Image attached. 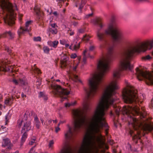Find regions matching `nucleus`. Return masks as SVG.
<instances>
[{
	"instance_id": "052dcab7",
	"label": "nucleus",
	"mask_w": 153,
	"mask_h": 153,
	"mask_svg": "<svg viewBox=\"0 0 153 153\" xmlns=\"http://www.w3.org/2000/svg\"><path fill=\"white\" fill-rule=\"evenodd\" d=\"M152 55L153 57V51L152 52Z\"/></svg>"
},
{
	"instance_id": "72a5a7b5",
	"label": "nucleus",
	"mask_w": 153,
	"mask_h": 153,
	"mask_svg": "<svg viewBox=\"0 0 153 153\" xmlns=\"http://www.w3.org/2000/svg\"><path fill=\"white\" fill-rule=\"evenodd\" d=\"M34 40L35 41H40L41 40V38L39 36H38L37 37H34Z\"/></svg>"
},
{
	"instance_id": "9d476101",
	"label": "nucleus",
	"mask_w": 153,
	"mask_h": 153,
	"mask_svg": "<svg viewBox=\"0 0 153 153\" xmlns=\"http://www.w3.org/2000/svg\"><path fill=\"white\" fill-rule=\"evenodd\" d=\"M31 122L30 121L25 119H19L18 120L17 124L19 127L20 128L22 126V132H27L31 128Z\"/></svg>"
},
{
	"instance_id": "e433bc0d",
	"label": "nucleus",
	"mask_w": 153,
	"mask_h": 153,
	"mask_svg": "<svg viewBox=\"0 0 153 153\" xmlns=\"http://www.w3.org/2000/svg\"><path fill=\"white\" fill-rule=\"evenodd\" d=\"M77 56V55L76 53H73L71 56V58L72 59H75Z\"/></svg>"
},
{
	"instance_id": "7ed1b4c3",
	"label": "nucleus",
	"mask_w": 153,
	"mask_h": 153,
	"mask_svg": "<svg viewBox=\"0 0 153 153\" xmlns=\"http://www.w3.org/2000/svg\"><path fill=\"white\" fill-rule=\"evenodd\" d=\"M109 58H105L100 60L97 65L100 72L95 74L88 80L90 90L87 93L88 98L93 97L98 90L102 78L109 68Z\"/></svg>"
},
{
	"instance_id": "5fc2aeb1",
	"label": "nucleus",
	"mask_w": 153,
	"mask_h": 153,
	"mask_svg": "<svg viewBox=\"0 0 153 153\" xmlns=\"http://www.w3.org/2000/svg\"><path fill=\"white\" fill-rule=\"evenodd\" d=\"M52 121H53V123H56L57 122V121L56 120H53Z\"/></svg>"
},
{
	"instance_id": "2f4dec72",
	"label": "nucleus",
	"mask_w": 153,
	"mask_h": 153,
	"mask_svg": "<svg viewBox=\"0 0 153 153\" xmlns=\"http://www.w3.org/2000/svg\"><path fill=\"white\" fill-rule=\"evenodd\" d=\"M49 31L51 32L52 34H56L57 33V30L56 29H52L51 28L49 29Z\"/></svg>"
},
{
	"instance_id": "774afa93",
	"label": "nucleus",
	"mask_w": 153,
	"mask_h": 153,
	"mask_svg": "<svg viewBox=\"0 0 153 153\" xmlns=\"http://www.w3.org/2000/svg\"><path fill=\"white\" fill-rule=\"evenodd\" d=\"M38 11H36V13H38Z\"/></svg>"
},
{
	"instance_id": "49530a36",
	"label": "nucleus",
	"mask_w": 153,
	"mask_h": 153,
	"mask_svg": "<svg viewBox=\"0 0 153 153\" xmlns=\"http://www.w3.org/2000/svg\"><path fill=\"white\" fill-rule=\"evenodd\" d=\"M62 153H71V151L70 150H67L65 151V152H64Z\"/></svg>"
},
{
	"instance_id": "f257e3e1",
	"label": "nucleus",
	"mask_w": 153,
	"mask_h": 153,
	"mask_svg": "<svg viewBox=\"0 0 153 153\" xmlns=\"http://www.w3.org/2000/svg\"><path fill=\"white\" fill-rule=\"evenodd\" d=\"M120 71L119 69L114 71L113 76L116 79L110 81L105 88L93 114L87 122L88 128L85 134H100L101 128L106 126L105 111L113 104L114 101L113 96L116 94L115 91L120 88L117 79L120 77Z\"/></svg>"
},
{
	"instance_id": "f704fd0d",
	"label": "nucleus",
	"mask_w": 153,
	"mask_h": 153,
	"mask_svg": "<svg viewBox=\"0 0 153 153\" xmlns=\"http://www.w3.org/2000/svg\"><path fill=\"white\" fill-rule=\"evenodd\" d=\"M71 105L72 106H74L75 105L77 104V101L76 100H73L71 102Z\"/></svg>"
},
{
	"instance_id": "4d7b16f0",
	"label": "nucleus",
	"mask_w": 153,
	"mask_h": 153,
	"mask_svg": "<svg viewBox=\"0 0 153 153\" xmlns=\"http://www.w3.org/2000/svg\"><path fill=\"white\" fill-rule=\"evenodd\" d=\"M100 24V26L101 27H102L103 26V25H102V24Z\"/></svg>"
},
{
	"instance_id": "393cba45",
	"label": "nucleus",
	"mask_w": 153,
	"mask_h": 153,
	"mask_svg": "<svg viewBox=\"0 0 153 153\" xmlns=\"http://www.w3.org/2000/svg\"><path fill=\"white\" fill-rule=\"evenodd\" d=\"M152 58V57L150 56L149 55H147L142 57V59L143 61H146L150 60Z\"/></svg>"
},
{
	"instance_id": "603ef678",
	"label": "nucleus",
	"mask_w": 153,
	"mask_h": 153,
	"mask_svg": "<svg viewBox=\"0 0 153 153\" xmlns=\"http://www.w3.org/2000/svg\"><path fill=\"white\" fill-rule=\"evenodd\" d=\"M22 97H26V95H24L23 93H22Z\"/></svg>"
},
{
	"instance_id": "a878e982",
	"label": "nucleus",
	"mask_w": 153,
	"mask_h": 153,
	"mask_svg": "<svg viewBox=\"0 0 153 153\" xmlns=\"http://www.w3.org/2000/svg\"><path fill=\"white\" fill-rule=\"evenodd\" d=\"M83 109L85 110L88 109L89 106L88 103L86 101H84L83 103Z\"/></svg>"
},
{
	"instance_id": "1a4fd4ad",
	"label": "nucleus",
	"mask_w": 153,
	"mask_h": 153,
	"mask_svg": "<svg viewBox=\"0 0 153 153\" xmlns=\"http://www.w3.org/2000/svg\"><path fill=\"white\" fill-rule=\"evenodd\" d=\"M136 71V75L139 80H142L144 78L148 80L150 84H153V72H144L140 68H137Z\"/></svg>"
},
{
	"instance_id": "b1692460",
	"label": "nucleus",
	"mask_w": 153,
	"mask_h": 153,
	"mask_svg": "<svg viewBox=\"0 0 153 153\" xmlns=\"http://www.w3.org/2000/svg\"><path fill=\"white\" fill-rule=\"evenodd\" d=\"M13 99L11 98H9L6 99L4 101V103L5 104L11 105L12 103Z\"/></svg>"
},
{
	"instance_id": "9b49d317",
	"label": "nucleus",
	"mask_w": 153,
	"mask_h": 153,
	"mask_svg": "<svg viewBox=\"0 0 153 153\" xmlns=\"http://www.w3.org/2000/svg\"><path fill=\"white\" fill-rule=\"evenodd\" d=\"M32 21L30 20L27 21L25 24V26L24 27H20L18 30V33L19 36L24 34L26 32H28L31 30V27L30 26Z\"/></svg>"
},
{
	"instance_id": "c756f323",
	"label": "nucleus",
	"mask_w": 153,
	"mask_h": 153,
	"mask_svg": "<svg viewBox=\"0 0 153 153\" xmlns=\"http://www.w3.org/2000/svg\"><path fill=\"white\" fill-rule=\"evenodd\" d=\"M43 50L44 52L46 53H48L49 51V49L46 46H45L43 48Z\"/></svg>"
},
{
	"instance_id": "e2e57ef3",
	"label": "nucleus",
	"mask_w": 153,
	"mask_h": 153,
	"mask_svg": "<svg viewBox=\"0 0 153 153\" xmlns=\"http://www.w3.org/2000/svg\"><path fill=\"white\" fill-rule=\"evenodd\" d=\"M110 144H111V145H112L113 144V142H111V143H110Z\"/></svg>"
},
{
	"instance_id": "bb28decb",
	"label": "nucleus",
	"mask_w": 153,
	"mask_h": 153,
	"mask_svg": "<svg viewBox=\"0 0 153 153\" xmlns=\"http://www.w3.org/2000/svg\"><path fill=\"white\" fill-rule=\"evenodd\" d=\"M114 108H115V111L116 113L117 114H119V112L120 111V108L117 105H116L115 107L114 106Z\"/></svg>"
},
{
	"instance_id": "bf43d9fd",
	"label": "nucleus",
	"mask_w": 153,
	"mask_h": 153,
	"mask_svg": "<svg viewBox=\"0 0 153 153\" xmlns=\"http://www.w3.org/2000/svg\"><path fill=\"white\" fill-rule=\"evenodd\" d=\"M60 123H59L58 124V126L59 127V126H60Z\"/></svg>"
},
{
	"instance_id": "6e6552de",
	"label": "nucleus",
	"mask_w": 153,
	"mask_h": 153,
	"mask_svg": "<svg viewBox=\"0 0 153 153\" xmlns=\"http://www.w3.org/2000/svg\"><path fill=\"white\" fill-rule=\"evenodd\" d=\"M106 34H111L113 39L115 40H119L123 37L122 32L116 26L110 24L105 31Z\"/></svg>"
},
{
	"instance_id": "4c0bfd02",
	"label": "nucleus",
	"mask_w": 153,
	"mask_h": 153,
	"mask_svg": "<svg viewBox=\"0 0 153 153\" xmlns=\"http://www.w3.org/2000/svg\"><path fill=\"white\" fill-rule=\"evenodd\" d=\"M65 106L66 107H69L72 106L71 105V103L67 102L65 103Z\"/></svg>"
},
{
	"instance_id": "dca6fc26",
	"label": "nucleus",
	"mask_w": 153,
	"mask_h": 153,
	"mask_svg": "<svg viewBox=\"0 0 153 153\" xmlns=\"http://www.w3.org/2000/svg\"><path fill=\"white\" fill-rule=\"evenodd\" d=\"M70 63L69 58L64 55L62 58L61 63L63 66H65Z\"/></svg>"
},
{
	"instance_id": "37998d69",
	"label": "nucleus",
	"mask_w": 153,
	"mask_h": 153,
	"mask_svg": "<svg viewBox=\"0 0 153 153\" xmlns=\"http://www.w3.org/2000/svg\"><path fill=\"white\" fill-rule=\"evenodd\" d=\"M6 34H7L8 35H9L10 36H12V35L11 33V32L10 31H9L8 32H6Z\"/></svg>"
},
{
	"instance_id": "412c9836",
	"label": "nucleus",
	"mask_w": 153,
	"mask_h": 153,
	"mask_svg": "<svg viewBox=\"0 0 153 153\" xmlns=\"http://www.w3.org/2000/svg\"><path fill=\"white\" fill-rule=\"evenodd\" d=\"M41 120L43 125H46L47 126H48L50 125L52 121V120L50 119H48L46 120L45 123L43 122V120L42 119H41Z\"/></svg>"
},
{
	"instance_id": "473e14b6",
	"label": "nucleus",
	"mask_w": 153,
	"mask_h": 153,
	"mask_svg": "<svg viewBox=\"0 0 153 153\" xmlns=\"http://www.w3.org/2000/svg\"><path fill=\"white\" fill-rule=\"evenodd\" d=\"M36 142V138L34 137L33 138L29 143V144L30 145H33L34 143Z\"/></svg>"
},
{
	"instance_id": "6e6d98bb",
	"label": "nucleus",
	"mask_w": 153,
	"mask_h": 153,
	"mask_svg": "<svg viewBox=\"0 0 153 153\" xmlns=\"http://www.w3.org/2000/svg\"><path fill=\"white\" fill-rule=\"evenodd\" d=\"M2 107H3L2 105L0 104V110L2 109Z\"/></svg>"
},
{
	"instance_id": "ddd939ff",
	"label": "nucleus",
	"mask_w": 153,
	"mask_h": 153,
	"mask_svg": "<svg viewBox=\"0 0 153 153\" xmlns=\"http://www.w3.org/2000/svg\"><path fill=\"white\" fill-rule=\"evenodd\" d=\"M67 127L68 130L65 132L64 134L65 138L66 139H68L72 137L73 133L71 131V127L69 125H68Z\"/></svg>"
},
{
	"instance_id": "c9c22d12",
	"label": "nucleus",
	"mask_w": 153,
	"mask_h": 153,
	"mask_svg": "<svg viewBox=\"0 0 153 153\" xmlns=\"http://www.w3.org/2000/svg\"><path fill=\"white\" fill-rule=\"evenodd\" d=\"M34 147H32L30 150L29 153H37L34 150Z\"/></svg>"
},
{
	"instance_id": "13d9d810",
	"label": "nucleus",
	"mask_w": 153,
	"mask_h": 153,
	"mask_svg": "<svg viewBox=\"0 0 153 153\" xmlns=\"http://www.w3.org/2000/svg\"><path fill=\"white\" fill-rule=\"evenodd\" d=\"M42 94H43V93H42V92H41L40 93V94L41 96H42Z\"/></svg>"
},
{
	"instance_id": "4be33fe9",
	"label": "nucleus",
	"mask_w": 153,
	"mask_h": 153,
	"mask_svg": "<svg viewBox=\"0 0 153 153\" xmlns=\"http://www.w3.org/2000/svg\"><path fill=\"white\" fill-rule=\"evenodd\" d=\"M22 133H23V134L21 137V141L22 143H23L25 142L27 137V132H23Z\"/></svg>"
},
{
	"instance_id": "79ce46f5",
	"label": "nucleus",
	"mask_w": 153,
	"mask_h": 153,
	"mask_svg": "<svg viewBox=\"0 0 153 153\" xmlns=\"http://www.w3.org/2000/svg\"><path fill=\"white\" fill-rule=\"evenodd\" d=\"M23 16L22 14L19 13V20H21L22 19V17Z\"/></svg>"
},
{
	"instance_id": "a19ab883",
	"label": "nucleus",
	"mask_w": 153,
	"mask_h": 153,
	"mask_svg": "<svg viewBox=\"0 0 153 153\" xmlns=\"http://www.w3.org/2000/svg\"><path fill=\"white\" fill-rule=\"evenodd\" d=\"M34 120L36 123H38L39 122L38 118L37 116H36L34 117Z\"/></svg>"
},
{
	"instance_id": "ea45409f",
	"label": "nucleus",
	"mask_w": 153,
	"mask_h": 153,
	"mask_svg": "<svg viewBox=\"0 0 153 153\" xmlns=\"http://www.w3.org/2000/svg\"><path fill=\"white\" fill-rule=\"evenodd\" d=\"M60 130V128L59 127L57 126L55 128V131L56 133H57Z\"/></svg>"
},
{
	"instance_id": "09e8293b",
	"label": "nucleus",
	"mask_w": 153,
	"mask_h": 153,
	"mask_svg": "<svg viewBox=\"0 0 153 153\" xmlns=\"http://www.w3.org/2000/svg\"><path fill=\"white\" fill-rule=\"evenodd\" d=\"M78 32L79 33H82L84 32V30L82 29H79L78 30Z\"/></svg>"
},
{
	"instance_id": "2eb2a0df",
	"label": "nucleus",
	"mask_w": 153,
	"mask_h": 153,
	"mask_svg": "<svg viewBox=\"0 0 153 153\" xmlns=\"http://www.w3.org/2000/svg\"><path fill=\"white\" fill-rule=\"evenodd\" d=\"M80 43L74 41L70 46L69 48L73 51H76L79 48Z\"/></svg>"
},
{
	"instance_id": "4468645a",
	"label": "nucleus",
	"mask_w": 153,
	"mask_h": 153,
	"mask_svg": "<svg viewBox=\"0 0 153 153\" xmlns=\"http://www.w3.org/2000/svg\"><path fill=\"white\" fill-rule=\"evenodd\" d=\"M7 146H8L7 148L8 149H10L13 146V145L12 144L10 143V141L9 139H4L3 140L2 146L4 147Z\"/></svg>"
},
{
	"instance_id": "0e129e2a",
	"label": "nucleus",
	"mask_w": 153,
	"mask_h": 153,
	"mask_svg": "<svg viewBox=\"0 0 153 153\" xmlns=\"http://www.w3.org/2000/svg\"><path fill=\"white\" fill-rule=\"evenodd\" d=\"M56 81L57 82H59L60 81V80L59 79H57V80H56Z\"/></svg>"
},
{
	"instance_id": "f8f14e48",
	"label": "nucleus",
	"mask_w": 153,
	"mask_h": 153,
	"mask_svg": "<svg viewBox=\"0 0 153 153\" xmlns=\"http://www.w3.org/2000/svg\"><path fill=\"white\" fill-rule=\"evenodd\" d=\"M52 87L55 89L56 91L60 94H62L64 95H68L70 93L69 91H67L66 89L62 88L60 86L55 85H52Z\"/></svg>"
},
{
	"instance_id": "0eeeda50",
	"label": "nucleus",
	"mask_w": 153,
	"mask_h": 153,
	"mask_svg": "<svg viewBox=\"0 0 153 153\" xmlns=\"http://www.w3.org/2000/svg\"><path fill=\"white\" fill-rule=\"evenodd\" d=\"M74 119V130L77 131L82 128L84 126L85 118L83 115L82 112L77 109L73 111Z\"/></svg>"
},
{
	"instance_id": "cd10ccee",
	"label": "nucleus",
	"mask_w": 153,
	"mask_h": 153,
	"mask_svg": "<svg viewBox=\"0 0 153 153\" xmlns=\"http://www.w3.org/2000/svg\"><path fill=\"white\" fill-rule=\"evenodd\" d=\"M97 36L98 39H101L103 37V34L99 32H97Z\"/></svg>"
},
{
	"instance_id": "c85d7f7f",
	"label": "nucleus",
	"mask_w": 153,
	"mask_h": 153,
	"mask_svg": "<svg viewBox=\"0 0 153 153\" xmlns=\"http://www.w3.org/2000/svg\"><path fill=\"white\" fill-rule=\"evenodd\" d=\"M54 143V141L53 140H51L49 143V147L50 148L52 149L53 148Z\"/></svg>"
},
{
	"instance_id": "864d4df0",
	"label": "nucleus",
	"mask_w": 153,
	"mask_h": 153,
	"mask_svg": "<svg viewBox=\"0 0 153 153\" xmlns=\"http://www.w3.org/2000/svg\"><path fill=\"white\" fill-rule=\"evenodd\" d=\"M53 13L54 14V15H55L56 16L57 15V13L56 12H54Z\"/></svg>"
},
{
	"instance_id": "423d86ee",
	"label": "nucleus",
	"mask_w": 153,
	"mask_h": 153,
	"mask_svg": "<svg viewBox=\"0 0 153 153\" xmlns=\"http://www.w3.org/2000/svg\"><path fill=\"white\" fill-rule=\"evenodd\" d=\"M126 88L123 91L122 97L125 102L131 103L134 101H139L141 102V99L137 97V94L134 91L132 86L127 80H125Z\"/></svg>"
},
{
	"instance_id": "a18cd8bd",
	"label": "nucleus",
	"mask_w": 153,
	"mask_h": 153,
	"mask_svg": "<svg viewBox=\"0 0 153 153\" xmlns=\"http://www.w3.org/2000/svg\"><path fill=\"white\" fill-rule=\"evenodd\" d=\"M39 123H40L39 122L38 123H36V128H39V126H40Z\"/></svg>"
},
{
	"instance_id": "3c124183",
	"label": "nucleus",
	"mask_w": 153,
	"mask_h": 153,
	"mask_svg": "<svg viewBox=\"0 0 153 153\" xmlns=\"http://www.w3.org/2000/svg\"><path fill=\"white\" fill-rule=\"evenodd\" d=\"M65 46V47L66 48H68L70 46L68 44H67V43H66L64 45Z\"/></svg>"
},
{
	"instance_id": "680f3d73",
	"label": "nucleus",
	"mask_w": 153,
	"mask_h": 153,
	"mask_svg": "<svg viewBox=\"0 0 153 153\" xmlns=\"http://www.w3.org/2000/svg\"><path fill=\"white\" fill-rule=\"evenodd\" d=\"M74 34V33L72 32L71 33H70V35H73Z\"/></svg>"
},
{
	"instance_id": "a211bd4d",
	"label": "nucleus",
	"mask_w": 153,
	"mask_h": 153,
	"mask_svg": "<svg viewBox=\"0 0 153 153\" xmlns=\"http://www.w3.org/2000/svg\"><path fill=\"white\" fill-rule=\"evenodd\" d=\"M94 48V47L93 46H91L89 48V50H88L87 49H85L83 52V54L84 56H86L87 55H88V56L91 58H93V56H91L89 55V51H92L93 50Z\"/></svg>"
},
{
	"instance_id": "6ab92c4d",
	"label": "nucleus",
	"mask_w": 153,
	"mask_h": 153,
	"mask_svg": "<svg viewBox=\"0 0 153 153\" xmlns=\"http://www.w3.org/2000/svg\"><path fill=\"white\" fill-rule=\"evenodd\" d=\"M0 71H10V69L8 68H7V67L3 63L0 64Z\"/></svg>"
},
{
	"instance_id": "7c9ffc66",
	"label": "nucleus",
	"mask_w": 153,
	"mask_h": 153,
	"mask_svg": "<svg viewBox=\"0 0 153 153\" xmlns=\"http://www.w3.org/2000/svg\"><path fill=\"white\" fill-rule=\"evenodd\" d=\"M60 43L63 45H64L66 43H67V41L65 39H62L59 41Z\"/></svg>"
},
{
	"instance_id": "c03bdc74",
	"label": "nucleus",
	"mask_w": 153,
	"mask_h": 153,
	"mask_svg": "<svg viewBox=\"0 0 153 153\" xmlns=\"http://www.w3.org/2000/svg\"><path fill=\"white\" fill-rule=\"evenodd\" d=\"M51 26L52 27H53L54 28H55L56 27V24L55 23H53V24H51Z\"/></svg>"
},
{
	"instance_id": "5701e85b",
	"label": "nucleus",
	"mask_w": 153,
	"mask_h": 153,
	"mask_svg": "<svg viewBox=\"0 0 153 153\" xmlns=\"http://www.w3.org/2000/svg\"><path fill=\"white\" fill-rule=\"evenodd\" d=\"M153 129V127L149 125L146 124L144 127V129L145 131H151Z\"/></svg>"
},
{
	"instance_id": "69168bd1",
	"label": "nucleus",
	"mask_w": 153,
	"mask_h": 153,
	"mask_svg": "<svg viewBox=\"0 0 153 153\" xmlns=\"http://www.w3.org/2000/svg\"><path fill=\"white\" fill-rule=\"evenodd\" d=\"M13 153H19V152H18L16 151Z\"/></svg>"
},
{
	"instance_id": "8fccbe9b",
	"label": "nucleus",
	"mask_w": 153,
	"mask_h": 153,
	"mask_svg": "<svg viewBox=\"0 0 153 153\" xmlns=\"http://www.w3.org/2000/svg\"><path fill=\"white\" fill-rule=\"evenodd\" d=\"M36 71L37 73L39 74V73H40V71L39 69L36 68Z\"/></svg>"
},
{
	"instance_id": "de8ad7c7",
	"label": "nucleus",
	"mask_w": 153,
	"mask_h": 153,
	"mask_svg": "<svg viewBox=\"0 0 153 153\" xmlns=\"http://www.w3.org/2000/svg\"><path fill=\"white\" fill-rule=\"evenodd\" d=\"M86 59L85 57L83 58V62L84 63H85L86 62Z\"/></svg>"
},
{
	"instance_id": "20e7f679",
	"label": "nucleus",
	"mask_w": 153,
	"mask_h": 153,
	"mask_svg": "<svg viewBox=\"0 0 153 153\" xmlns=\"http://www.w3.org/2000/svg\"><path fill=\"white\" fill-rule=\"evenodd\" d=\"M0 6L4 13V22L9 25L13 24L16 16L14 10H17V6L12 5L8 0H0Z\"/></svg>"
},
{
	"instance_id": "58836bf2",
	"label": "nucleus",
	"mask_w": 153,
	"mask_h": 153,
	"mask_svg": "<svg viewBox=\"0 0 153 153\" xmlns=\"http://www.w3.org/2000/svg\"><path fill=\"white\" fill-rule=\"evenodd\" d=\"M79 63L78 62V63H77L75 65H74V66L73 67V69L74 71H76V68L77 67V66L78 65Z\"/></svg>"
},
{
	"instance_id": "338daca9",
	"label": "nucleus",
	"mask_w": 153,
	"mask_h": 153,
	"mask_svg": "<svg viewBox=\"0 0 153 153\" xmlns=\"http://www.w3.org/2000/svg\"><path fill=\"white\" fill-rule=\"evenodd\" d=\"M1 112L0 111V116L1 115Z\"/></svg>"
},
{
	"instance_id": "aec40b11",
	"label": "nucleus",
	"mask_w": 153,
	"mask_h": 153,
	"mask_svg": "<svg viewBox=\"0 0 153 153\" xmlns=\"http://www.w3.org/2000/svg\"><path fill=\"white\" fill-rule=\"evenodd\" d=\"M13 81V82L16 85L19 84L21 85H25L27 84L25 81L22 80H20L18 82L16 80L14 79Z\"/></svg>"
},
{
	"instance_id": "39448f33",
	"label": "nucleus",
	"mask_w": 153,
	"mask_h": 153,
	"mask_svg": "<svg viewBox=\"0 0 153 153\" xmlns=\"http://www.w3.org/2000/svg\"><path fill=\"white\" fill-rule=\"evenodd\" d=\"M121 111L123 114H130V117L128 118V120H129V125L131 124L135 130H137L138 128L140 127V125L139 124L138 122L133 116V113H132L133 112H134L137 114H139L141 115L142 114V112L140 110L138 107L134 106L132 107L124 106L121 109Z\"/></svg>"
},
{
	"instance_id": "f03ea898",
	"label": "nucleus",
	"mask_w": 153,
	"mask_h": 153,
	"mask_svg": "<svg viewBox=\"0 0 153 153\" xmlns=\"http://www.w3.org/2000/svg\"><path fill=\"white\" fill-rule=\"evenodd\" d=\"M153 48V38L146 40L140 43L133 49H128L123 53L119 61V66L122 70H131L132 67L130 62L134 53L145 52Z\"/></svg>"
},
{
	"instance_id": "f3484780",
	"label": "nucleus",
	"mask_w": 153,
	"mask_h": 153,
	"mask_svg": "<svg viewBox=\"0 0 153 153\" xmlns=\"http://www.w3.org/2000/svg\"><path fill=\"white\" fill-rule=\"evenodd\" d=\"M48 44L50 46L54 48H56L59 44V42L56 40H55L53 42L50 41L48 42Z\"/></svg>"
}]
</instances>
